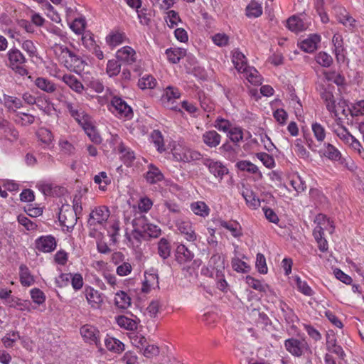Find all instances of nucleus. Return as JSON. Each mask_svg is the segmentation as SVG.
Listing matches in <instances>:
<instances>
[{
	"label": "nucleus",
	"instance_id": "obj_43",
	"mask_svg": "<svg viewBox=\"0 0 364 364\" xmlns=\"http://www.w3.org/2000/svg\"><path fill=\"white\" fill-rule=\"evenodd\" d=\"M236 167L242 171H247L250 173H256L258 172V168L249 161L243 160L237 162Z\"/></svg>",
	"mask_w": 364,
	"mask_h": 364
},
{
	"label": "nucleus",
	"instance_id": "obj_24",
	"mask_svg": "<svg viewBox=\"0 0 364 364\" xmlns=\"http://www.w3.org/2000/svg\"><path fill=\"white\" fill-rule=\"evenodd\" d=\"M241 73H244L246 78L252 84H261V75L259 74L258 71L255 68L247 66Z\"/></svg>",
	"mask_w": 364,
	"mask_h": 364
},
{
	"label": "nucleus",
	"instance_id": "obj_19",
	"mask_svg": "<svg viewBox=\"0 0 364 364\" xmlns=\"http://www.w3.org/2000/svg\"><path fill=\"white\" fill-rule=\"evenodd\" d=\"M194 257V254L184 245H179L176 250V259L180 264H186L191 262Z\"/></svg>",
	"mask_w": 364,
	"mask_h": 364
},
{
	"label": "nucleus",
	"instance_id": "obj_41",
	"mask_svg": "<svg viewBox=\"0 0 364 364\" xmlns=\"http://www.w3.org/2000/svg\"><path fill=\"white\" fill-rule=\"evenodd\" d=\"M323 154L331 160L339 161V159H341L340 151L331 144H327L325 146Z\"/></svg>",
	"mask_w": 364,
	"mask_h": 364
},
{
	"label": "nucleus",
	"instance_id": "obj_58",
	"mask_svg": "<svg viewBox=\"0 0 364 364\" xmlns=\"http://www.w3.org/2000/svg\"><path fill=\"white\" fill-rule=\"evenodd\" d=\"M199 101L200 107L205 112H210L213 109V103L211 100L206 97L203 92L199 93Z\"/></svg>",
	"mask_w": 364,
	"mask_h": 364
},
{
	"label": "nucleus",
	"instance_id": "obj_23",
	"mask_svg": "<svg viewBox=\"0 0 364 364\" xmlns=\"http://www.w3.org/2000/svg\"><path fill=\"white\" fill-rule=\"evenodd\" d=\"M9 60L11 68L13 66H18V65H23L26 58L22 53L18 49H11L8 53Z\"/></svg>",
	"mask_w": 364,
	"mask_h": 364
},
{
	"label": "nucleus",
	"instance_id": "obj_26",
	"mask_svg": "<svg viewBox=\"0 0 364 364\" xmlns=\"http://www.w3.org/2000/svg\"><path fill=\"white\" fill-rule=\"evenodd\" d=\"M14 121L21 126H28L34 122L35 117L31 114L18 112L13 117Z\"/></svg>",
	"mask_w": 364,
	"mask_h": 364
},
{
	"label": "nucleus",
	"instance_id": "obj_17",
	"mask_svg": "<svg viewBox=\"0 0 364 364\" xmlns=\"http://www.w3.org/2000/svg\"><path fill=\"white\" fill-rule=\"evenodd\" d=\"M321 38L317 34H312L300 43V48L306 53H313L318 48Z\"/></svg>",
	"mask_w": 364,
	"mask_h": 364
},
{
	"label": "nucleus",
	"instance_id": "obj_4",
	"mask_svg": "<svg viewBox=\"0 0 364 364\" xmlns=\"http://www.w3.org/2000/svg\"><path fill=\"white\" fill-rule=\"evenodd\" d=\"M173 156L176 161L183 162L199 160L201 156L199 152L182 146L175 147L173 149Z\"/></svg>",
	"mask_w": 364,
	"mask_h": 364
},
{
	"label": "nucleus",
	"instance_id": "obj_35",
	"mask_svg": "<svg viewBox=\"0 0 364 364\" xmlns=\"http://www.w3.org/2000/svg\"><path fill=\"white\" fill-rule=\"evenodd\" d=\"M82 129L92 142L97 144H99L102 142V138L100 135L97 132L95 127L92 125L91 122L82 127Z\"/></svg>",
	"mask_w": 364,
	"mask_h": 364
},
{
	"label": "nucleus",
	"instance_id": "obj_27",
	"mask_svg": "<svg viewBox=\"0 0 364 364\" xmlns=\"http://www.w3.org/2000/svg\"><path fill=\"white\" fill-rule=\"evenodd\" d=\"M166 54L170 62L177 63L186 54V50L183 48H168L166 50Z\"/></svg>",
	"mask_w": 364,
	"mask_h": 364
},
{
	"label": "nucleus",
	"instance_id": "obj_63",
	"mask_svg": "<svg viewBox=\"0 0 364 364\" xmlns=\"http://www.w3.org/2000/svg\"><path fill=\"white\" fill-rule=\"evenodd\" d=\"M295 151L298 154V156L301 158H306L309 156V152L306 151V149L304 148L302 140L300 139H297L295 141Z\"/></svg>",
	"mask_w": 364,
	"mask_h": 364
},
{
	"label": "nucleus",
	"instance_id": "obj_50",
	"mask_svg": "<svg viewBox=\"0 0 364 364\" xmlns=\"http://www.w3.org/2000/svg\"><path fill=\"white\" fill-rule=\"evenodd\" d=\"M316 62L323 67H330L333 63L332 57L325 52H320L316 56Z\"/></svg>",
	"mask_w": 364,
	"mask_h": 364
},
{
	"label": "nucleus",
	"instance_id": "obj_52",
	"mask_svg": "<svg viewBox=\"0 0 364 364\" xmlns=\"http://www.w3.org/2000/svg\"><path fill=\"white\" fill-rule=\"evenodd\" d=\"M121 69V65L116 60H109L107 65V73L109 77L117 75Z\"/></svg>",
	"mask_w": 364,
	"mask_h": 364
},
{
	"label": "nucleus",
	"instance_id": "obj_2",
	"mask_svg": "<svg viewBox=\"0 0 364 364\" xmlns=\"http://www.w3.org/2000/svg\"><path fill=\"white\" fill-rule=\"evenodd\" d=\"M335 87L330 83L325 81L319 84L317 87V90L326 105L327 110L333 114L334 117L338 116V112L336 109V100L333 94Z\"/></svg>",
	"mask_w": 364,
	"mask_h": 364
},
{
	"label": "nucleus",
	"instance_id": "obj_61",
	"mask_svg": "<svg viewBox=\"0 0 364 364\" xmlns=\"http://www.w3.org/2000/svg\"><path fill=\"white\" fill-rule=\"evenodd\" d=\"M256 267L259 272L262 274H266L267 272V267L266 264V259L264 256L258 253L256 258Z\"/></svg>",
	"mask_w": 364,
	"mask_h": 364
},
{
	"label": "nucleus",
	"instance_id": "obj_44",
	"mask_svg": "<svg viewBox=\"0 0 364 364\" xmlns=\"http://www.w3.org/2000/svg\"><path fill=\"white\" fill-rule=\"evenodd\" d=\"M38 139L44 144L49 145L53 139L52 132L47 128L41 127L37 132Z\"/></svg>",
	"mask_w": 364,
	"mask_h": 364
},
{
	"label": "nucleus",
	"instance_id": "obj_10",
	"mask_svg": "<svg viewBox=\"0 0 364 364\" xmlns=\"http://www.w3.org/2000/svg\"><path fill=\"white\" fill-rule=\"evenodd\" d=\"M63 53L69 58L66 60V63L69 64L70 68H73L75 72L79 73L84 70L86 64L80 57L68 48H65Z\"/></svg>",
	"mask_w": 364,
	"mask_h": 364
},
{
	"label": "nucleus",
	"instance_id": "obj_7",
	"mask_svg": "<svg viewBox=\"0 0 364 364\" xmlns=\"http://www.w3.org/2000/svg\"><path fill=\"white\" fill-rule=\"evenodd\" d=\"M284 346L287 350L297 357L301 356L306 350H309L308 344L304 340L289 338L285 341Z\"/></svg>",
	"mask_w": 364,
	"mask_h": 364
},
{
	"label": "nucleus",
	"instance_id": "obj_60",
	"mask_svg": "<svg viewBox=\"0 0 364 364\" xmlns=\"http://www.w3.org/2000/svg\"><path fill=\"white\" fill-rule=\"evenodd\" d=\"M257 157L267 168H272L274 166V160L272 156L267 153L261 152L256 154Z\"/></svg>",
	"mask_w": 364,
	"mask_h": 364
},
{
	"label": "nucleus",
	"instance_id": "obj_37",
	"mask_svg": "<svg viewBox=\"0 0 364 364\" xmlns=\"http://www.w3.org/2000/svg\"><path fill=\"white\" fill-rule=\"evenodd\" d=\"M146 181L150 183H156L163 179V174L152 164L149 166V170L146 175Z\"/></svg>",
	"mask_w": 364,
	"mask_h": 364
},
{
	"label": "nucleus",
	"instance_id": "obj_12",
	"mask_svg": "<svg viewBox=\"0 0 364 364\" xmlns=\"http://www.w3.org/2000/svg\"><path fill=\"white\" fill-rule=\"evenodd\" d=\"M204 164L208 168L211 173L220 179H222L223 176L228 173V169L220 161L206 159Z\"/></svg>",
	"mask_w": 364,
	"mask_h": 364
},
{
	"label": "nucleus",
	"instance_id": "obj_29",
	"mask_svg": "<svg viewBox=\"0 0 364 364\" xmlns=\"http://www.w3.org/2000/svg\"><path fill=\"white\" fill-rule=\"evenodd\" d=\"M117 324L126 330L134 331L137 329V322L136 320L128 318L125 316H119L116 318Z\"/></svg>",
	"mask_w": 364,
	"mask_h": 364
},
{
	"label": "nucleus",
	"instance_id": "obj_39",
	"mask_svg": "<svg viewBox=\"0 0 364 364\" xmlns=\"http://www.w3.org/2000/svg\"><path fill=\"white\" fill-rule=\"evenodd\" d=\"M323 75L327 83H328V82H333L338 86L344 84V77L337 73L336 71H325L323 72Z\"/></svg>",
	"mask_w": 364,
	"mask_h": 364
},
{
	"label": "nucleus",
	"instance_id": "obj_40",
	"mask_svg": "<svg viewBox=\"0 0 364 364\" xmlns=\"http://www.w3.org/2000/svg\"><path fill=\"white\" fill-rule=\"evenodd\" d=\"M20 279L23 286L29 287L34 282V279L31 275L28 268L25 265L20 266Z\"/></svg>",
	"mask_w": 364,
	"mask_h": 364
},
{
	"label": "nucleus",
	"instance_id": "obj_1",
	"mask_svg": "<svg viewBox=\"0 0 364 364\" xmlns=\"http://www.w3.org/2000/svg\"><path fill=\"white\" fill-rule=\"evenodd\" d=\"M148 223L146 217L141 213L135 215L134 218L132 220L133 230L130 234L126 233L127 239L132 245L138 246L142 238H144V232Z\"/></svg>",
	"mask_w": 364,
	"mask_h": 364
},
{
	"label": "nucleus",
	"instance_id": "obj_6",
	"mask_svg": "<svg viewBox=\"0 0 364 364\" xmlns=\"http://www.w3.org/2000/svg\"><path fill=\"white\" fill-rule=\"evenodd\" d=\"M109 217V211L105 206H100L93 210L88 219V225L94 228L98 225H102Z\"/></svg>",
	"mask_w": 364,
	"mask_h": 364
},
{
	"label": "nucleus",
	"instance_id": "obj_51",
	"mask_svg": "<svg viewBox=\"0 0 364 364\" xmlns=\"http://www.w3.org/2000/svg\"><path fill=\"white\" fill-rule=\"evenodd\" d=\"M151 139L157 148V150L160 152H162L165 150L164 149V143L162 134L159 130H154L151 133Z\"/></svg>",
	"mask_w": 364,
	"mask_h": 364
},
{
	"label": "nucleus",
	"instance_id": "obj_13",
	"mask_svg": "<svg viewBox=\"0 0 364 364\" xmlns=\"http://www.w3.org/2000/svg\"><path fill=\"white\" fill-rule=\"evenodd\" d=\"M208 266L212 270H215L216 277H222L225 268L224 257L219 254L213 255L209 259Z\"/></svg>",
	"mask_w": 364,
	"mask_h": 364
},
{
	"label": "nucleus",
	"instance_id": "obj_38",
	"mask_svg": "<svg viewBox=\"0 0 364 364\" xmlns=\"http://www.w3.org/2000/svg\"><path fill=\"white\" fill-rule=\"evenodd\" d=\"M158 254L164 259H167L171 255V245L169 242L161 238L158 242Z\"/></svg>",
	"mask_w": 364,
	"mask_h": 364
},
{
	"label": "nucleus",
	"instance_id": "obj_20",
	"mask_svg": "<svg viewBox=\"0 0 364 364\" xmlns=\"http://www.w3.org/2000/svg\"><path fill=\"white\" fill-rule=\"evenodd\" d=\"M332 42L334 46V52L338 62H343L345 58L344 48L342 36L336 33L333 36Z\"/></svg>",
	"mask_w": 364,
	"mask_h": 364
},
{
	"label": "nucleus",
	"instance_id": "obj_34",
	"mask_svg": "<svg viewBox=\"0 0 364 364\" xmlns=\"http://www.w3.org/2000/svg\"><path fill=\"white\" fill-rule=\"evenodd\" d=\"M191 209L196 215L203 218L208 216L210 213V208L203 201H197L191 203Z\"/></svg>",
	"mask_w": 364,
	"mask_h": 364
},
{
	"label": "nucleus",
	"instance_id": "obj_28",
	"mask_svg": "<svg viewBox=\"0 0 364 364\" xmlns=\"http://www.w3.org/2000/svg\"><path fill=\"white\" fill-rule=\"evenodd\" d=\"M242 195L250 207L255 209L260 205L259 199L252 191L245 188L242 191Z\"/></svg>",
	"mask_w": 364,
	"mask_h": 364
},
{
	"label": "nucleus",
	"instance_id": "obj_30",
	"mask_svg": "<svg viewBox=\"0 0 364 364\" xmlns=\"http://www.w3.org/2000/svg\"><path fill=\"white\" fill-rule=\"evenodd\" d=\"M287 25L290 31L295 33H298L306 29V26L303 21L294 16L288 18Z\"/></svg>",
	"mask_w": 364,
	"mask_h": 364
},
{
	"label": "nucleus",
	"instance_id": "obj_25",
	"mask_svg": "<svg viewBox=\"0 0 364 364\" xmlns=\"http://www.w3.org/2000/svg\"><path fill=\"white\" fill-rule=\"evenodd\" d=\"M232 63L238 72H242L247 66L245 55L238 50L232 53Z\"/></svg>",
	"mask_w": 364,
	"mask_h": 364
},
{
	"label": "nucleus",
	"instance_id": "obj_8",
	"mask_svg": "<svg viewBox=\"0 0 364 364\" xmlns=\"http://www.w3.org/2000/svg\"><path fill=\"white\" fill-rule=\"evenodd\" d=\"M181 94L178 89L168 87L163 94L161 101L164 107L171 110H180L178 105H170V101L179 99Z\"/></svg>",
	"mask_w": 364,
	"mask_h": 364
},
{
	"label": "nucleus",
	"instance_id": "obj_59",
	"mask_svg": "<svg viewBox=\"0 0 364 364\" xmlns=\"http://www.w3.org/2000/svg\"><path fill=\"white\" fill-rule=\"evenodd\" d=\"M228 136L234 143H237L243 139V133L240 128L234 127L229 130Z\"/></svg>",
	"mask_w": 364,
	"mask_h": 364
},
{
	"label": "nucleus",
	"instance_id": "obj_48",
	"mask_svg": "<svg viewBox=\"0 0 364 364\" xmlns=\"http://www.w3.org/2000/svg\"><path fill=\"white\" fill-rule=\"evenodd\" d=\"M246 13L249 17H258L262 14V6L256 2H251L247 6Z\"/></svg>",
	"mask_w": 364,
	"mask_h": 364
},
{
	"label": "nucleus",
	"instance_id": "obj_42",
	"mask_svg": "<svg viewBox=\"0 0 364 364\" xmlns=\"http://www.w3.org/2000/svg\"><path fill=\"white\" fill-rule=\"evenodd\" d=\"M156 85V79L151 75H144L139 80L138 85L142 89H152Z\"/></svg>",
	"mask_w": 364,
	"mask_h": 364
},
{
	"label": "nucleus",
	"instance_id": "obj_46",
	"mask_svg": "<svg viewBox=\"0 0 364 364\" xmlns=\"http://www.w3.org/2000/svg\"><path fill=\"white\" fill-rule=\"evenodd\" d=\"M337 127H333V132L343 141L349 143L350 139H352V135L348 132V130L343 127H340L339 124H337Z\"/></svg>",
	"mask_w": 364,
	"mask_h": 364
},
{
	"label": "nucleus",
	"instance_id": "obj_16",
	"mask_svg": "<svg viewBox=\"0 0 364 364\" xmlns=\"http://www.w3.org/2000/svg\"><path fill=\"white\" fill-rule=\"evenodd\" d=\"M84 293L87 302L92 308H98L103 301L101 294L93 288L86 287Z\"/></svg>",
	"mask_w": 364,
	"mask_h": 364
},
{
	"label": "nucleus",
	"instance_id": "obj_33",
	"mask_svg": "<svg viewBox=\"0 0 364 364\" xmlns=\"http://www.w3.org/2000/svg\"><path fill=\"white\" fill-rule=\"evenodd\" d=\"M115 305L120 309H125L131 304V299L124 291L117 292L114 297Z\"/></svg>",
	"mask_w": 364,
	"mask_h": 364
},
{
	"label": "nucleus",
	"instance_id": "obj_32",
	"mask_svg": "<svg viewBox=\"0 0 364 364\" xmlns=\"http://www.w3.org/2000/svg\"><path fill=\"white\" fill-rule=\"evenodd\" d=\"M35 85L41 90L48 93H52L56 90L53 82L44 77H38L35 80Z\"/></svg>",
	"mask_w": 364,
	"mask_h": 364
},
{
	"label": "nucleus",
	"instance_id": "obj_21",
	"mask_svg": "<svg viewBox=\"0 0 364 364\" xmlns=\"http://www.w3.org/2000/svg\"><path fill=\"white\" fill-rule=\"evenodd\" d=\"M178 230L181 233L185 235V237L188 241H194L196 239V235L193 230L192 225L188 221H178L176 224Z\"/></svg>",
	"mask_w": 364,
	"mask_h": 364
},
{
	"label": "nucleus",
	"instance_id": "obj_47",
	"mask_svg": "<svg viewBox=\"0 0 364 364\" xmlns=\"http://www.w3.org/2000/svg\"><path fill=\"white\" fill-rule=\"evenodd\" d=\"M161 235V229L157 226L151 223H148L145 232L144 238L142 240H147L148 237H158Z\"/></svg>",
	"mask_w": 364,
	"mask_h": 364
},
{
	"label": "nucleus",
	"instance_id": "obj_15",
	"mask_svg": "<svg viewBox=\"0 0 364 364\" xmlns=\"http://www.w3.org/2000/svg\"><path fill=\"white\" fill-rule=\"evenodd\" d=\"M118 60L132 64L136 60V52L129 46H124L118 50L116 54Z\"/></svg>",
	"mask_w": 364,
	"mask_h": 364
},
{
	"label": "nucleus",
	"instance_id": "obj_53",
	"mask_svg": "<svg viewBox=\"0 0 364 364\" xmlns=\"http://www.w3.org/2000/svg\"><path fill=\"white\" fill-rule=\"evenodd\" d=\"M314 135L318 141H323L326 137V131L324 127L319 123H314L311 126Z\"/></svg>",
	"mask_w": 364,
	"mask_h": 364
},
{
	"label": "nucleus",
	"instance_id": "obj_49",
	"mask_svg": "<svg viewBox=\"0 0 364 364\" xmlns=\"http://www.w3.org/2000/svg\"><path fill=\"white\" fill-rule=\"evenodd\" d=\"M220 224L222 227L230 231L232 235L235 237H240L242 234L240 228H238L239 225L237 223H229L226 221L220 220Z\"/></svg>",
	"mask_w": 364,
	"mask_h": 364
},
{
	"label": "nucleus",
	"instance_id": "obj_55",
	"mask_svg": "<svg viewBox=\"0 0 364 364\" xmlns=\"http://www.w3.org/2000/svg\"><path fill=\"white\" fill-rule=\"evenodd\" d=\"M232 267L237 272L245 273L250 270V267L247 263L238 258H235L232 260Z\"/></svg>",
	"mask_w": 364,
	"mask_h": 364
},
{
	"label": "nucleus",
	"instance_id": "obj_45",
	"mask_svg": "<svg viewBox=\"0 0 364 364\" xmlns=\"http://www.w3.org/2000/svg\"><path fill=\"white\" fill-rule=\"evenodd\" d=\"M159 348L157 346L149 344L148 342L146 343V346H144L143 350H141L143 355L147 358L157 356L159 354Z\"/></svg>",
	"mask_w": 364,
	"mask_h": 364
},
{
	"label": "nucleus",
	"instance_id": "obj_18",
	"mask_svg": "<svg viewBox=\"0 0 364 364\" xmlns=\"http://www.w3.org/2000/svg\"><path fill=\"white\" fill-rule=\"evenodd\" d=\"M202 140L209 148H215L220 144L221 136L215 130L206 131L202 135Z\"/></svg>",
	"mask_w": 364,
	"mask_h": 364
},
{
	"label": "nucleus",
	"instance_id": "obj_54",
	"mask_svg": "<svg viewBox=\"0 0 364 364\" xmlns=\"http://www.w3.org/2000/svg\"><path fill=\"white\" fill-rule=\"evenodd\" d=\"M73 117L82 127H84L91 122L90 116L87 114L81 108Z\"/></svg>",
	"mask_w": 364,
	"mask_h": 364
},
{
	"label": "nucleus",
	"instance_id": "obj_9",
	"mask_svg": "<svg viewBox=\"0 0 364 364\" xmlns=\"http://www.w3.org/2000/svg\"><path fill=\"white\" fill-rule=\"evenodd\" d=\"M56 247V242L54 237L48 235L42 236L36 240V247L39 251L50 252L54 250Z\"/></svg>",
	"mask_w": 364,
	"mask_h": 364
},
{
	"label": "nucleus",
	"instance_id": "obj_14",
	"mask_svg": "<svg viewBox=\"0 0 364 364\" xmlns=\"http://www.w3.org/2000/svg\"><path fill=\"white\" fill-rule=\"evenodd\" d=\"M99 331L90 325H85L80 328V334L84 339L90 343H94L96 346L99 343Z\"/></svg>",
	"mask_w": 364,
	"mask_h": 364
},
{
	"label": "nucleus",
	"instance_id": "obj_56",
	"mask_svg": "<svg viewBox=\"0 0 364 364\" xmlns=\"http://www.w3.org/2000/svg\"><path fill=\"white\" fill-rule=\"evenodd\" d=\"M94 181L97 184H99L100 188L102 190H105L107 185L110 183L109 177L104 171L100 172L98 175H96L94 177Z\"/></svg>",
	"mask_w": 364,
	"mask_h": 364
},
{
	"label": "nucleus",
	"instance_id": "obj_64",
	"mask_svg": "<svg viewBox=\"0 0 364 364\" xmlns=\"http://www.w3.org/2000/svg\"><path fill=\"white\" fill-rule=\"evenodd\" d=\"M352 116H359L364 114V100H360L355 103L350 109Z\"/></svg>",
	"mask_w": 364,
	"mask_h": 364
},
{
	"label": "nucleus",
	"instance_id": "obj_31",
	"mask_svg": "<svg viewBox=\"0 0 364 364\" xmlns=\"http://www.w3.org/2000/svg\"><path fill=\"white\" fill-rule=\"evenodd\" d=\"M106 348L111 351L120 353L124 350V345L122 342L114 338L109 337L105 339Z\"/></svg>",
	"mask_w": 364,
	"mask_h": 364
},
{
	"label": "nucleus",
	"instance_id": "obj_3",
	"mask_svg": "<svg viewBox=\"0 0 364 364\" xmlns=\"http://www.w3.org/2000/svg\"><path fill=\"white\" fill-rule=\"evenodd\" d=\"M109 109L119 117L131 118L132 109L122 98L114 97L111 101Z\"/></svg>",
	"mask_w": 364,
	"mask_h": 364
},
{
	"label": "nucleus",
	"instance_id": "obj_5",
	"mask_svg": "<svg viewBox=\"0 0 364 364\" xmlns=\"http://www.w3.org/2000/svg\"><path fill=\"white\" fill-rule=\"evenodd\" d=\"M77 215L75 210L70 205H63L60 208L58 219L62 225L68 229L73 228L77 222Z\"/></svg>",
	"mask_w": 364,
	"mask_h": 364
},
{
	"label": "nucleus",
	"instance_id": "obj_62",
	"mask_svg": "<svg viewBox=\"0 0 364 364\" xmlns=\"http://www.w3.org/2000/svg\"><path fill=\"white\" fill-rule=\"evenodd\" d=\"M214 126L219 131H223L224 132H229V130L231 129L230 122L223 118H218L215 122Z\"/></svg>",
	"mask_w": 364,
	"mask_h": 364
},
{
	"label": "nucleus",
	"instance_id": "obj_57",
	"mask_svg": "<svg viewBox=\"0 0 364 364\" xmlns=\"http://www.w3.org/2000/svg\"><path fill=\"white\" fill-rule=\"evenodd\" d=\"M85 20L83 18L75 19L70 25V28L76 34H82L85 28Z\"/></svg>",
	"mask_w": 364,
	"mask_h": 364
},
{
	"label": "nucleus",
	"instance_id": "obj_22",
	"mask_svg": "<svg viewBox=\"0 0 364 364\" xmlns=\"http://www.w3.org/2000/svg\"><path fill=\"white\" fill-rule=\"evenodd\" d=\"M63 81L77 93H82L84 86L74 75L66 74L63 76Z\"/></svg>",
	"mask_w": 364,
	"mask_h": 364
},
{
	"label": "nucleus",
	"instance_id": "obj_36",
	"mask_svg": "<svg viewBox=\"0 0 364 364\" xmlns=\"http://www.w3.org/2000/svg\"><path fill=\"white\" fill-rule=\"evenodd\" d=\"M118 149L121 154V158L124 161V164L127 166H131L132 163L135 159L134 153L123 144H120Z\"/></svg>",
	"mask_w": 364,
	"mask_h": 364
},
{
	"label": "nucleus",
	"instance_id": "obj_11",
	"mask_svg": "<svg viewBox=\"0 0 364 364\" xmlns=\"http://www.w3.org/2000/svg\"><path fill=\"white\" fill-rule=\"evenodd\" d=\"M2 104L6 109L7 112L15 115L18 112V109L21 108L23 106L21 100L14 96L7 95L6 94L3 95V100Z\"/></svg>",
	"mask_w": 364,
	"mask_h": 364
}]
</instances>
